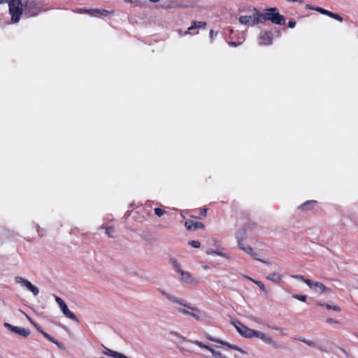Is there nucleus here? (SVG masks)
Returning a JSON list of instances; mask_svg holds the SVG:
<instances>
[{
  "label": "nucleus",
  "mask_w": 358,
  "mask_h": 358,
  "mask_svg": "<svg viewBox=\"0 0 358 358\" xmlns=\"http://www.w3.org/2000/svg\"><path fill=\"white\" fill-rule=\"evenodd\" d=\"M252 11H253L254 17L251 26L264 23L267 20H271L275 24H284L285 23V17L279 13L277 8H267L264 13H261L256 8H252Z\"/></svg>",
  "instance_id": "obj_1"
},
{
  "label": "nucleus",
  "mask_w": 358,
  "mask_h": 358,
  "mask_svg": "<svg viewBox=\"0 0 358 358\" xmlns=\"http://www.w3.org/2000/svg\"><path fill=\"white\" fill-rule=\"evenodd\" d=\"M170 263L173 267L174 270L180 274V280L182 282H185L188 285H196L198 284V280L188 271H183L181 268L180 264L179 262L175 259H171Z\"/></svg>",
  "instance_id": "obj_2"
},
{
  "label": "nucleus",
  "mask_w": 358,
  "mask_h": 358,
  "mask_svg": "<svg viewBox=\"0 0 358 358\" xmlns=\"http://www.w3.org/2000/svg\"><path fill=\"white\" fill-rule=\"evenodd\" d=\"M8 6L12 22H19L20 15L24 13V2L21 0H10Z\"/></svg>",
  "instance_id": "obj_3"
},
{
  "label": "nucleus",
  "mask_w": 358,
  "mask_h": 358,
  "mask_svg": "<svg viewBox=\"0 0 358 358\" xmlns=\"http://www.w3.org/2000/svg\"><path fill=\"white\" fill-rule=\"evenodd\" d=\"M233 324L236 327L237 331L243 337L247 338H252L255 336L256 330L248 328L245 326L240 321H234Z\"/></svg>",
  "instance_id": "obj_4"
},
{
  "label": "nucleus",
  "mask_w": 358,
  "mask_h": 358,
  "mask_svg": "<svg viewBox=\"0 0 358 358\" xmlns=\"http://www.w3.org/2000/svg\"><path fill=\"white\" fill-rule=\"evenodd\" d=\"M187 304L189 306V307H185L187 309L175 307L174 310L176 312L180 313L182 315L191 316V317H194V319H196V320H201V316H200L201 311L199 310V309L196 307L191 306L187 303Z\"/></svg>",
  "instance_id": "obj_5"
},
{
  "label": "nucleus",
  "mask_w": 358,
  "mask_h": 358,
  "mask_svg": "<svg viewBox=\"0 0 358 358\" xmlns=\"http://www.w3.org/2000/svg\"><path fill=\"white\" fill-rule=\"evenodd\" d=\"M39 13V8L33 1L27 0L24 2V15L27 17L35 16Z\"/></svg>",
  "instance_id": "obj_6"
},
{
  "label": "nucleus",
  "mask_w": 358,
  "mask_h": 358,
  "mask_svg": "<svg viewBox=\"0 0 358 358\" xmlns=\"http://www.w3.org/2000/svg\"><path fill=\"white\" fill-rule=\"evenodd\" d=\"M55 301L57 303V304L59 305V308H61L63 314L66 317H67L69 319L74 320L76 322H78V319L76 317V315L69 309L68 306H66V304L65 303V302L63 301V299L62 298L56 296Z\"/></svg>",
  "instance_id": "obj_7"
},
{
  "label": "nucleus",
  "mask_w": 358,
  "mask_h": 358,
  "mask_svg": "<svg viewBox=\"0 0 358 358\" xmlns=\"http://www.w3.org/2000/svg\"><path fill=\"white\" fill-rule=\"evenodd\" d=\"M15 281L20 284L22 286L25 287L27 289L33 293L34 296H37L39 293V289L37 287L32 285L28 280L24 279L20 276H17L15 278Z\"/></svg>",
  "instance_id": "obj_8"
},
{
  "label": "nucleus",
  "mask_w": 358,
  "mask_h": 358,
  "mask_svg": "<svg viewBox=\"0 0 358 358\" xmlns=\"http://www.w3.org/2000/svg\"><path fill=\"white\" fill-rule=\"evenodd\" d=\"M157 290L159 291V293H161L162 295L165 296L171 302H172L173 303H176V304H178L179 306H181L182 307H189L187 306V302L185 301V300H184L182 299H180V298H178L177 296H175L173 295H171V294L167 293L166 292H165L164 290H163L162 289L159 288V289H157Z\"/></svg>",
  "instance_id": "obj_9"
},
{
  "label": "nucleus",
  "mask_w": 358,
  "mask_h": 358,
  "mask_svg": "<svg viewBox=\"0 0 358 358\" xmlns=\"http://www.w3.org/2000/svg\"><path fill=\"white\" fill-rule=\"evenodd\" d=\"M255 337L259 338L265 343L271 345L274 348H280V345L267 334L257 331Z\"/></svg>",
  "instance_id": "obj_10"
},
{
  "label": "nucleus",
  "mask_w": 358,
  "mask_h": 358,
  "mask_svg": "<svg viewBox=\"0 0 358 358\" xmlns=\"http://www.w3.org/2000/svg\"><path fill=\"white\" fill-rule=\"evenodd\" d=\"M192 343L199 346L201 348H204L210 351L215 358H229L227 356L222 355L220 352L215 351L210 345H206L199 341H192Z\"/></svg>",
  "instance_id": "obj_11"
},
{
  "label": "nucleus",
  "mask_w": 358,
  "mask_h": 358,
  "mask_svg": "<svg viewBox=\"0 0 358 358\" xmlns=\"http://www.w3.org/2000/svg\"><path fill=\"white\" fill-rule=\"evenodd\" d=\"M3 326L12 332H14L23 337H27L30 334V331L24 327H15L7 322H5Z\"/></svg>",
  "instance_id": "obj_12"
},
{
  "label": "nucleus",
  "mask_w": 358,
  "mask_h": 358,
  "mask_svg": "<svg viewBox=\"0 0 358 358\" xmlns=\"http://www.w3.org/2000/svg\"><path fill=\"white\" fill-rule=\"evenodd\" d=\"M238 247L245 252L246 253L249 254L251 257H252L254 259H257L259 262H263L266 264H269L270 263L268 262L264 261L263 259L257 258V254L253 251V249L249 246V245H245L243 243H239V245Z\"/></svg>",
  "instance_id": "obj_13"
},
{
  "label": "nucleus",
  "mask_w": 358,
  "mask_h": 358,
  "mask_svg": "<svg viewBox=\"0 0 358 358\" xmlns=\"http://www.w3.org/2000/svg\"><path fill=\"white\" fill-rule=\"evenodd\" d=\"M310 9L311 10H316L317 12H319L320 13L322 14V15H327L331 18H334L339 22H342L343 21V18L341 16H340L337 13H332L329 10H327L324 8H320V7H315V8H310Z\"/></svg>",
  "instance_id": "obj_14"
},
{
  "label": "nucleus",
  "mask_w": 358,
  "mask_h": 358,
  "mask_svg": "<svg viewBox=\"0 0 358 358\" xmlns=\"http://www.w3.org/2000/svg\"><path fill=\"white\" fill-rule=\"evenodd\" d=\"M110 13L111 12L106 10L105 9H87V14L92 17L106 16Z\"/></svg>",
  "instance_id": "obj_15"
},
{
  "label": "nucleus",
  "mask_w": 358,
  "mask_h": 358,
  "mask_svg": "<svg viewBox=\"0 0 358 358\" xmlns=\"http://www.w3.org/2000/svg\"><path fill=\"white\" fill-rule=\"evenodd\" d=\"M185 227L188 230H196L199 228H203V224L199 222H194V220H187L185 222Z\"/></svg>",
  "instance_id": "obj_16"
},
{
  "label": "nucleus",
  "mask_w": 358,
  "mask_h": 358,
  "mask_svg": "<svg viewBox=\"0 0 358 358\" xmlns=\"http://www.w3.org/2000/svg\"><path fill=\"white\" fill-rule=\"evenodd\" d=\"M259 45H271L272 43V37L267 32H262L259 36Z\"/></svg>",
  "instance_id": "obj_17"
},
{
  "label": "nucleus",
  "mask_w": 358,
  "mask_h": 358,
  "mask_svg": "<svg viewBox=\"0 0 358 358\" xmlns=\"http://www.w3.org/2000/svg\"><path fill=\"white\" fill-rule=\"evenodd\" d=\"M31 323L38 329V331H39L44 336V337L46 338L48 341L56 344L59 348H62V345L60 343H59L58 341H57L53 337H52L50 335H49L48 334L43 331L40 327H38L37 326L36 324H35L34 322H31Z\"/></svg>",
  "instance_id": "obj_18"
},
{
  "label": "nucleus",
  "mask_w": 358,
  "mask_h": 358,
  "mask_svg": "<svg viewBox=\"0 0 358 358\" xmlns=\"http://www.w3.org/2000/svg\"><path fill=\"white\" fill-rule=\"evenodd\" d=\"M206 26V23L203 21H193L192 22V25L187 29V30L185 32V34H190V31L196 28H205Z\"/></svg>",
  "instance_id": "obj_19"
},
{
  "label": "nucleus",
  "mask_w": 358,
  "mask_h": 358,
  "mask_svg": "<svg viewBox=\"0 0 358 358\" xmlns=\"http://www.w3.org/2000/svg\"><path fill=\"white\" fill-rule=\"evenodd\" d=\"M103 354L107 355V356H109V357H112L113 358H124L125 357V355H123V354H121L120 352H115V351H113L109 348H105V350L103 351Z\"/></svg>",
  "instance_id": "obj_20"
},
{
  "label": "nucleus",
  "mask_w": 358,
  "mask_h": 358,
  "mask_svg": "<svg viewBox=\"0 0 358 358\" xmlns=\"http://www.w3.org/2000/svg\"><path fill=\"white\" fill-rule=\"evenodd\" d=\"M313 291L316 293L322 294L326 292H329V289L326 287L323 283L320 282H316Z\"/></svg>",
  "instance_id": "obj_21"
},
{
  "label": "nucleus",
  "mask_w": 358,
  "mask_h": 358,
  "mask_svg": "<svg viewBox=\"0 0 358 358\" xmlns=\"http://www.w3.org/2000/svg\"><path fill=\"white\" fill-rule=\"evenodd\" d=\"M253 17H254L253 13L252 14V15H250V16L242 15V16L239 17L238 21L242 24H248V25L251 26V23H252Z\"/></svg>",
  "instance_id": "obj_22"
},
{
  "label": "nucleus",
  "mask_w": 358,
  "mask_h": 358,
  "mask_svg": "<svg viewBox=\"0 0 358 358\" xmlns=\"http://www.w3.org/2000/svg\"><path fill=\"white\" fill-rule=\"evenodd\" d=\"M315 202L316 201L314 200L306 201L305 203L299 206V208L301 209V210H308L313 208Z\"/></svg>",
  "instance_id": "obj_23"
},
{
  "label": "nucleus",
  "mask_w": 358,
  "mask_h": 358,
  "mask_svg": "<svg viewBox=\"0 0 358 358\" xmlns=\"http://www.w3.org/2000/svg\"><path fill=\"white\" fill-rule=\"evenodd\" d=\"M267 280L278 283L282 280V276L276 273H271L266 277Z\"/></svg>",
  "instance_id": "obj_24"
},
{
  "label": "nucleus",
  "mask_w": 358,
  "mask_h": 358,
  "mask_svg": "<svg viewBox=\"0 0 358 358\" xmlns=\"http://www.w3.org/2000/svg\"><path fill=\"white\" fill-rule=\"evenodd\" d=\"M245 238V230H238L236 234V238L237 240L238 245H239V243H243V241Z\"/></svg>",
  "instance_id": "obj_25"
},
{
  "label": "nucleus",
  "mask_w": 358,
  "mask_h": 358,
  "mask_svg": "<svg viewBox=\"0 0 358 358\" xmlns=\"http://www.w3.org/2000/svg\"><path fill=\"white\" fill-rule=\"evenodd\" d=\"M206 254L207 255H218V256H220V257H222L224 258H226V259H228V256L227 254L225 253H223L222 252H219V251H217V250H208L206 251Z\"/></svg>",
  "instance_id": "obj_26"
},
{
  "label": "nucleus",
  "mask_w": 358,
  "mask_h": 358,
  "mask_svg": "<svg viewBox=\"0 0 358 358\" xmlns=\"http://www.w3.org/2000/svg\"><path fill=\"white\" fill-rule=\"evenodd\" d=\"M245 278L256 284L263 292H266L265 285L261 281L254 280L249 276H245Z\"/></svg>",
  "instance_id": "obj_27"
},
{
  "label": "nucleus",
  "mask_w": 358,
  "mask_h": 358,
  "mask_svg": "<svg viewBox=\"0 0 358 358\" xmlns=\"http://www.w3.org/2000/svg\"><path fill=\"white\" fill-rule=\"evenodd\" d=\"M222 345L227 346L230 349L238 350V351L241 352L243 354H245L246 353L245 351H244L243 350H242L239 347H238L236 345H231V344H229V343H228L227 342H225V344H222Z\"/></svg>",
  "instance_id": "obj_28"
},
{
  "label": "nucleus",
  "mask_w": 358,
  "mask_h": 358,
  "mask_svg": "<svg viewBox=\"0 0 358 358\" xmlns=\"http://www.w3.org/2000/svg\"><path fill=\"white\" fill-rule=\"evenodd\" d=\"M206 339H208L209 341H213V342H215V343H220V344H225V341H221L220 339H217V338H215L214 337H212L209 334H206Z\"/></svg>",
  "instance_id": "obj_29"
},
{
  "label": "nucleus",
  "mask_w": 358,
  "mask_h": 358,
  "mask_svg": "<svg viewBox=\"0 0 358 358\" xmlns=\"http://www.w3.org/2000/svg\"><path fill=\"white\" fill-rule=\"evenodd\" d=\"M105 233L109 238L113 237L114 229L111 227H107L105 228Z\"/></svg>",
  "instance_id": "obj_30"
},
{
  "label": "nucleus",
  "mask_w": 358,
  "mask_h": 358,
  "mask_svg": "<svg viewBox=\"0 0 358 358\" xmlns=\"http://www.w3.org/2000/svg\"><path fill=\"white\" fill-rule=\"evenodd\" d=\"M299 340L304 343H306V345H308V346H311V347H316V343H314L313 341H309V340H307L306 338H299Z\"/></svg>",
  "instance_id": "obj_31"
},
{
  "label": "nucleus",
  "mask_w": 358,
  "mask_h": 358,
  "mask_svg": "<svg viewBox=\"0 0 358 358\" xmlns=\"http://www.w3.org/2000/svg\"><path fill=\"white\" fill-rule=\"evenodd\" d=\"M293 298L299 300V301H306V299H307V296L306 295H299V294H293L292 295Z\"/></svg>",
  "instance_id": "obj_32"
},
{
  "label": "nucleus",
  "mask_w": 358,
  "mask_h": 358,
  "mask_svg": "<svg viewBox=\"0 0 358 358\" xmlns=\"http://www.w3.org/2000/svg\"><path fill=\"white\" fill-rule=\"evenodd\" d=\"M188 244L195 248H199L201 246V243L198 241H189Z\"/></svg>",
  "instance_id": "obj_33"
},
{
  "label": "nucleus",
  "mask_w": 358,
  "mask_h": 358,
  "mask_svg": "<svg viewBox=\"0 0 358 358\" xmlns=\"http://www.w3.org/2000/svg\"><path fill=\"white\" fill-rule=\"evenodd\" d=\"M325 308L329 310H333L334 311L339 312L341 311V308L337 306H331L328 303L325 304Z\"/></svg>",
  "instance_id": "obj_34"
},
{
  "label": "nucleus",
  "mask_w": 358,
  "mask_h": 358,
  "mask_svg": "<svg viewBox=\"0 0 358 358\" xmlns=\"http://www.w3.org/2000/svg\"><path fill=\"white\" fill-rule=\"evenodd\" d=\"M305 283L312 289L313 290L314 286L315 285L316 282L312 280L307 279L305 280Z\"/></svg>",
  "instance_id": "obj_35"
},
{
  "label": "nucleus",
  "mask_w": 358,
  "mask_h": 358,
  "mask_svg": "<svg viewBox=\"0 0 358 358\" xmlns=\"http://www.w3.org/2000/svg\"><path fill=\"white\" fill-rule=\"evenodd\" d=\"M154 210H155V213L158 217H162L165 213V211L164 210H162V208H155L154 209Z\"/></svg>",
  "instance_id": "obj_36"
},
{
  "label": "nucleus",
  "mask_w": 358,
  "mask_h": 358,
  "mask_svg": "<svg viewBox=\"0 0 358 358\" xmlns=\"http://www.w3.org/2000/svg\"><path fill=\"white\" fill-rule=\"evenodd\" d=\"M292 277L293 278H295V279H297V280H302V281H303V282H305V280H307V279H306V278H304V276H303V275H292Z\"/></svg>",
  "instance_id": "obj_37"
},
{
  "label": "nucleus",
  "mask_w": 358,
  "mask_h": 358,
  "mask_svg": "<svg viewBox=\"0 0 358 358\" xmlns=\"http://www.w3.org/2000/svg\"><path fill=\"white\" fill-rule=\"evenodd\" d=\"M75 13H80V14H83V13H86L87 14V9H85V8H78L77 10H74Z\"/></svg>",
  "instance_id": "obj_38"
},
{
  "label": "nucleus",
  "mask_w": 358,
  "mask_h": 358,
  "mask_svg": "<svg viewBox=\"0 0 358 358\" xmlns=\"http://www.w3.org/2000/svg\"><path fill=\"white\" fill-rule=\"evenodd\" d=\"M241 43H236V42H234V41H229L228 42V45L231 47H236L238 46V45H241Z\"/></svg>",
  "instance_id": "obj_39"
},
{
  "label": "nucleus",
  "mask_w": 358,
  "mask_h": 358,
  "mask_svg": "<svg viewBox=\"0 0 358 358\" xmlns=\"http://www.w3.org/2000/svg\"><path fill=\"white\" fill-rule=\"evenodd\" d=\"M295 26H296V22H294V21H289V22H288V27H289V28H292H292H294V27H295Z\"/></svg>",
  "instance_id": "obj_40"
},
{
  "label": "nucleus",
  "mask_w": 358,
  "mask_h": 358,
  "mask_svg": "<svg viewBox=\"0 0 358 358\" xmlns=\"http://www.w3.org/2000/svg\"><path fill=\"white\" fill-rule=\"evenodd\" d=\"M341 350L345 355L347 358H353V357L350 355L348 352H347L345 350L341 348Z\"/></svg>",
  "instance_id": "obj_41"
},
{
  "label": "nucleus",
  "mask_w": 358,
  "mask_h": 358,
  "mask_svg": "<svg viewBox=\"0 0 358 358\" xmlns=\"http://www.w3.org/2000/svg\"><path fill=\"white\" fill-rule=\"evenodd\" d=\"M124 1L131 3H140L141 1V0H124Z\"/></svg>",
  "instance_id": "obj_42"
},
{
  "label": "nucleus",
  "mask_w": 358,
  "mask_h": 358,
  "mask_svg": "<svg viewBox=\"0 0 358 358\" xmlns=\"http://www.w3.org/2000/svg\"><path fill=\"white\" fill-rule=\"evenodd\" d=\"M209 34H210V40H211V41H213V40L214 35H216V34H217V32H216V33H215V32H214V31L211 29V30L210 31Z\"/></svg>",
  "instance_id": "obj_43"
},
{
  "label": "nucleus",
  "mask_w": 358,
  "mask_h": 358,
  "mask_svg": "<svg viewBox=\"0 0 358 358\" xmlns=\"http://www.w3.org/2000/svg\"><path fill=\"white\" fill-rule=\"evenodd\" d=\"M275 329H277V330H279L278 328H275ZM280 331H281V333L282 334H286L287 332V330L286 329H285V328L280 329Z\"/></svg>",
  "instance_id": "obj_44"
},
{
  "label": "nucleus",
  "mask_w": 358,
  "mask_h": 358,
  "mask_svg": "<svg viewBox=\"0 0 358 358\" xmlns=\"http://www.w3.org/2000/svg\"><path fill=\"white\" fill-rule=\"evenodd\" d=\"M316 348H317L318 350H321V351H323V352H326V350L320 345H318L316 344Z\"/></svg>",
  "instance_id": "obj_45"
},
{
  "label": "nucleus",
  "mask_w": 358,
  "mask_h": 358,
  "mask_svg": "<svg viewBox=\"0 0 358 358\" xmlns=\"http://www.w3.org/2000/svg\"><path fill=\"white\" fill-rule=\"evenodd\" d=\"M327 322H328V323H335L336 322L334 320L331 319V318H328L327 320Z\"/></svg>",
  "instance_id": "obj_46"
},
{
  "label": "nucleus",
  "mask_w": 358,
  "mask_h": 358,
  "mask_svg": "<svg viewBox=\"0 0 358 358\" xmlns=\"http://www.w3.org/2000/svg\"><path fill=\"white\" fill-rule=\"evenodd\" d=\"M325 304H327L326 303H321V302H317V305L320 306H324L325 307Z\"/></svg>",
  "instance_id": "obj_47"
},
{
  "label": "nucleus",
  "mask_w": 358,
  "mask_h": 358,
  "mask_svg": "<svg viewBox=\"0 0 358 358\" xmlns=\"http://www.w3.org/2000/svg\"><path fill=\"white\" fill-rule=\"evenodd\" d=\"M201 214L202 215H206V209H203V210H201Z\"/></svg>",
  "instance_id": "obj_48"
},
{
  "label": "nucleus",
  "mask_w": 358,
  "mask_h": 358,
  "mask_svg": "<svg viewBox=\"0 0 358 358\" xmlns=\"http://www.w3.org/2000/svg\"><path fill=\"white\" fill-rule=\"evenodd\" d=\"M8 0H0V4L7 2Z\"/></svg>",
  "instance_id": "obj_49"
},
{
  "label": "nucleus",
  "mask_w": 358,
  "mask_h": 358,
  "mask_svg": "<svg viewBox=\"0 0 358 358\" xmlns=\"http://www.w3.org/2000/svg\"><path fill=\"white\" fill-rule=\"evenodd\" d=\"M203 268L204 270L207 271V270H208V269H209V266H203Z\"/></svg>",
  "instance_id": "obj_50"
},
{
  "label": "nucleus",
  "mask_w": 358,
  "mask_h": 358,
  "mask_svg": "<svg viewBox=\"0 0 358 358\" xmlns=\"http://www.w3.org/2000/svg\"><path fill=\"white\" fill-rule=\"evenodd\" d=\"M151 2H153V3H157L158 2L159 0H150Z\"/></svg>",
  "instance_id": "obj_51"
},
{
  "label": "nucleus",
  "mask_w": 358,
  "mask_h": 358,
  "mask_svg": "<svg viewBox=\"0 0 358 358\" xmlns=\"http://www.w3.org/2000/svg\"><path fill=\"white\" fill-rule=\"evenodd\" d=\"M306 7L310 9V8H313L311 6L307 5Z\"/></svg>",
  "instance_id": "obj_52"
},
{
  "label": "nucleus",
  "mask_w": 358,
  "mask_h": 358,
  "mask_svg": "<svg viewBox=\"0 0 358 358\" xmlns=\"http://www.w3.org/2000/svg\"><path fill=\"white\" fill-rule=\"evenodd\" d=\"M173 334L174 335H176V336H178V333H176V332L173 333Z\"/></svg>",
  "instance_id": "obj_53"
},
{
  "label": "nucleus",
  "mask_w": 358,
  "mask_h": 358,
  "mask_svg": "<svg viewBox=\"0 0 358 358\" xmlns=\"http://www.w3.org/2000/svg\"><path fill=\"white\" fill-rule=\"evenodd\" d=\"M357 336H358V335H357Z\"/></svg>",
  "instance_id": "obj_54"
}]
</instances>
